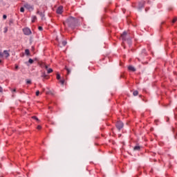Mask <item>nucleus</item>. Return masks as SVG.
<instances>
[{"label":"nucleus","instance_id":"f257e3e1","mask_svg":"<svg viewBox=\"0 0 177 177\" xmlns=\"http://www.w3.org/2000/svg\"><path fill=\"white\" fill-rule=\"evenodd\" d=\"M24 8H25V9H27V10H28L29 12H32V10H34V6L28 3H26L24 5Z\"/></svg>","mask_w":177,"mask_h":177},{"label":"nucleus","instance_id":"f03ea898","mask_svg":"<svg viewBox=\"0 0 177 177\" xmlns=\"http://www.w3.org/2000/svg\"><path fill=\"white\" fill-rule=\"evenodd\" d=\"M116 128L118 129V131H121V129H122V128H124V123H122V122L121 121H118L116 122Z\"/></svg>","mask_w":177,"mask_h":177},{"label":"nucleus","instance_id":"7ed1b4c3","mask_svg":"<svg viewBox=\"0 0 177 177\" xmlns=\"http://www.w3.org/2000/svg\"><path fill=\"white\" fill-rule=\"evenodd\" d=\"M23 32L24 35H31L32 34L31 30L29 28H24L23 29Z\"/></svg>","mask_w":177,"mask_h":177},{"label":"nucleus","instance_id":"20e7f679","mask_svg":"<svg viewBox=\"0 0 177 177\" xmlns=\"http://www.w3.org/2000/svg\"><path fill=\"white\" fill-rule=\"evenodd\" d=\"M10 56V54L9 53V51H8L7 50H5L3 52V57H4L6 59H8V57H9Z\"/></svg>","mask_w":177,"mask_h":177},{"label":"nucleus","instance_id":"39448f33","mask_svg":"<svg viewBox=\"0 0 177 177\" xmlns=\"http://www.w3.org/2000/svg\"><path fill=\"white\" fill-rule=\"evenodd\" d=\"M145 3H146L145 1H142L138 3V9L140 10V9H142V8H145Z\"/></svg>","mask_w":177,"mask_h":177},{"label":"nucleus","instance_id":"423d86ee","mask_svg":"<svg viewBox=\"0 0 177 177\" xmlns=\"http://www.w3.org/2000/svg\"><path fill=\"white\" fill-rule=\"evenodd\" d=\"M57 15H62L63 13V6H59L56 10Z\"/></svg>","mask_w":177,"mask_h":177},{"label":"nucleus","instance_id":"0eeeda50","mask_svg":"<svg viewBox=\"0 0 177 177\" xmlns=\"http://www.w3.org/2000/svg\"><path fill=\"white\" fill-rule=\"evenodd\" d=\"M121 38L123 41H127V32H124L122 35H121Z\"/></svg>","mask_w":177,"mask_h":177},{"label":"nucleus","instance_id":"6e6552de","mask_svg":"<svg viewBox=\"0 0 177 177\" xmlns=\"http://www.w3.org/2000/svg\"><path fill=\"white\" fill-rule=\"evenodd\" d=\"M133 150H135L136 151H140V146L139 145H136L134 147Z\"/></svg>","mask_w":177,"mask_h":177},{"label":"nucleus","instance_id":"1a4fd4ad","mask_svg":"<svg viewBox=\"0 0 177 177\" xmlns=\"http://www.w3.org/2000/svg\"><path fill=\"white\" fill-rule=\"evenodd\" d=\"M69 21H75V18L71 17L67 19V23H69Z\"/></svg>","mask_w":177,"mask_h":177},{"label":"nucleus","instance_id":"9d476101","mask_svg":"<svg viewBox=\"0 0 177 177\" xmlns=\"http://www.w3.org/2000/svg\"><path fill=\"white\" fill-rule=\"evenodd\" d=\"M128 69L130 71H136V69L135 68V67L132 66H129L128 67Z\"/></svg>","mask_w":177,"mask_h":177},{"label":"nucleus","instance_id":"9b49d317","mask_svg":"<svg viewBox=\"0 0 177 177\" xmlns=\"http://www.w3.org/2000/svg\"><path fill=\"white\" fill-rule=\"evenodd\" d=\"M35 20H37V16H32V23H35Z\"/></svg>","mask_w":177,"mask_h":177},{"label":"nucleus","instance_id":"f8f14e48","mask_svg":"<svg viewBox=\"0 0 177 177\" xmlns=\"http://www.w3.org/2000/svg\"><path fill=\"white\" fill-rule=\"evenodd\" d=\"M37 13L38 15H39V16H41V17L42 18L45 17V15L42 13V12L37 11Z\"/></svg>","mask_w":177,"mask_h":177},{"label":"nucleus","instance_id":"ddd939ff","mask_svg":"<svg viewBox=\"0 0 177 177\" xmlns=\"http://www.w3.org/2000/svg\"><path fill=\"white\" fill-rule=\"evenodd\" d=\"M65 70H66L68 75L71 73V69L68 68L67 66H65Z\"/></svg>","mask_w":177,"mask_h":177},{"label":"nucleus","instance_id":"4468645a","mask_svg":"<svg viewBox=\"0 0 177 177\" xmlns=\"http://www.w3.org/2000/svg\"><path fill=\"white\" fill-rule=\"evenodd\" d=\"M41 78H46V77H48V75H46V73H45V72H43L41 73Z\"/></svg>","mask_w":177,"mask_h":177},{"label":"nucleus","instance_id":"2eb2a0df","mask_svg":"<svg viewBox=\"0 0 177 177\" xmlns=\"http://www.w3.org/2000/svg\"><path fill=\"white\" fill-rule=\"evenodd\" d=\"M133 96H138V95H139V91H134L133 92Z\"/></svg>","mask_w":177,"mask_h":177},{"label":"nucleus","instance_id":"dca6fc26","mask_svg":"<svg viewBox=\"0 0 177 177\" xmlns=\"http://www.w3.org/2000/svg\"><path fill=\"white\" fill-rule=\"evenodd\" d=\"M25 54H26L27 56H29V55H30V50L26 49V50H25Z\"/></svg>","mask_w":177,"mask_h":177},{"label":"nucleus","instance_id":"f3484780","mask_svg":"<svg viewBox=\"0 0 177 177\" xmlns=\"http://www.w3.org/2000/svg\"><path fill=\"white\" fill-rule=\"evenodd\" d=\"M47 73H48V74H50V73H53V69H52L50 68L47 69Z\"/></svg>","mask_w":177,"mask_h":177},{"label":"nucleus","instance_id":"a211bd4d","mask_svg":"<svg viewBox=\"0 0 177 177\" xmlns=\"http://www.w3.org/2000/svg\"><path fill=\"white\" fill-rule=\"evenodd\" d=\"M28 63H30V64H32V63H34V60L30 58L28 60Z\"/></svg>","mask_w":177,"mask_h":177},{"label":"nucleus","instance_id":"6ab92c4d","mask_svg":"<svg viewBox=\"0 0 177 177\" xmlns=\"http://www.w3.org/2000/svg\"><path fill=\"white\" fill-rule=\"evenodd\" d=\"M62 46H66V45H67V41H63L62 42Z\"/></svg>","mask_w":177,"mask_h":177},{"label":"nucleus","instance_id":"aec40b11","mask_svg":"<svg viewBox=\"0 0 177 177\" xmlns=\"http://www.w3.org/2000/svg\"><path fill=\"white\" fill-rule=\"evenodd\" d=\"M41 67H44V68H46V70H48V65H46V64L41 65Z\"/></svg>","mask_w":177,"mask_h":177},{"label":"nucleus","instance_id":"412c9836","mask_svg":"<svg viewBox=\"0 0 177 177\" xmlns=\"http://www.w3.org/2000/svg\"><path fill=\"white\" fill-rule=\"evenodd\" d=\"M59 82H60L61 85H64V80H61L59 81Z\"/></svg>","mask_w":177,"mask_h":177},{"label":"nucleus","instance_id":"4be33fe9","mask_svg":"<svg viewBox=\"0 0 177 177\" xmlns=\"http://www.w3.org/2000/svg\"><path fill=\"white\" fill-rule=\"evenodd\" d=\"M20 12H21V13H24V8L23 7H21V8H20Z\"/></svg>","mask_w":177,"mask_h":177},{"label":"nucleus","instance_id":"5701e85b","mask_svg":"<svg viewBox=\"0 0 177 177\" xmlns=\"http://www.w3.org/2000/svg\"><path fill=\"white\" fill-rule=\"evenodd\" d=\"M176 20H177V18L176 17H174L172 20V23H176Z\"/></svg>","mask_w":177,"mask_h":177},{"label":"nucleus","instance_id":"b1692460","mask_svg":"<svg viewBox=\"0 0 177 177\" xmlns=\"http://www.w3.org/2000/svg\"><path fill=\"white\" fill-rule=\"evenodd\" d=\"M38 30H39V31H42V30H44V28H42V26H39V27H38Z\"/></svg>","mask_w":177,"mask_h":177},{"label":"nucleus","instance_id":"393cba45","mask_svg":"<svg viewBox=\"0 0 177 177\" xmlns=\"http://www.w3.org/2000/svg\"><path fill=\"white\" fill-rule=\"evenodd\" d=\"M37 128L39 131L42 129V127H41V125H38Z\"/></svg>","mask_w":177,"mask_h":177},{"label":"nucleus","instance_id":"a878e982","mask_svg":"<svg viewBox=\"0 0 177 177\" xmlns=\"http://www.w3.org/2000/svg\"><path fill=\"white\" fill-rule=\"evenodd\" d=\"M57 80H60V74H57Z\"/></svg>","mask_w":177,"mask_h":177},{"label":"nucleus","instance_id":"bb28decb","mask_svg":"<svg viewBox=\"0 0 177 177\" xmlns=\"http://www.w3.org/2000/svg\"><path fill=\"white\" fill-rule=\"evenodd\" d=\"M32 118H33V120H36V121H38V118H37V116H32Z\"/></svg>","mask_w":177,"mask_h":177},{"label":"nucleus","instance_id":"cd10ccee","mask_svg":"<svg viewBox=\"0 0 177 177\" xmlns=\"http://www.w3.org/2000/svg\"><path fill=\"white\" fill-rule=\"evenodd\" d=\"M26 84H31V80H26Z\"/></svg>","mask_w":177,"mask_h":177},{"label":"nucleus","instance_id":"c85d7f7f","mask_svg":"<svg viewBox=\"0 0 177 177\" xmlns=\"http://www.w3.org/2000/svg\"><path fill=\"white\" fill-rule=\"evenodd\" d=\"M36 96H39V91H36Z\"/></svg>","mask_w":177,"mask_h":177},{"label":"nucleus","instance_id":"c756f323","mask_svg":"<svg viewBox=\"0 0 177 177\" xmlns=\"http://www.w3.org/2000/svg\"><path fill=\"white\" fill-rule=\"evenodd\" d=\"M8 17L6 16V15H3V19H4V20H6V19Z\"/></svg>","mask_w":177,"mask_h":177},{"label":"nucleus","instance_id":"7c9ffc66","mask_svg":"<svg viewBox=\"0 0 177 177\" xmlns=\"http://www.w3.org/2000/svg\"><path fill=\"white\" fill-rule=\"evenodd\" d=\"M0 57H3V53L0 51Z\"/></svg>","mask_w":177,"mask_h":177},{"label":"nucleus","instance_id":"2f4dec72","mask_svg":"<svg viewBox=\"0 0 177 177\" xmlns=\"http://www.w3.org/2000/svg\"><path fill=\"white\" fill-rule=\"evenodd\" d=\"M0 92L2 93L3 92V88L0 86Z\"/></svg>","mask_w":177,"mask_h":177},{"label":"nucleus","instance_id":"473e14b6","mask_svg":"<svg viewBox=\"0 0 177 177\" xmlns=\"http://www.w3.org/2000/svg\"><path fill=\"white\" fill-rule=\"evenodd\" d=\"M15 68H16V70H17V68H19V66L16 65Z\"/></svg>","mask_w":177,"mask_h":177},{"label":"nucleus","instance_id":"72a5a7b5","mask_svg":"<svg viewBox=\"0 0 177 177\" xmlns=\"http://www.w3.org/2000/svg\"><path fill=\"white\" fill-rule=\"evenodd\" d=\"M12 92H16V89H15V88L12 89Z\"/></svg>","mask_w":177,"mask_h":177},{"label":"nucleus","instance_id":"f704fd0d","mask_svg":"<svg viewBox=\"0 0 177 177\" xmlns=\"http://www.w3.org/2000/svg\"><path fill=\"white\" fill-rule=\"evenodd\" d=\"M149 10V8H145V11L147 12Z\"/></svg>","mask_w":177,"mask_h":177},{"label":"nucleus","instance_id":"c9c22d12","mask_svg":"<svg viewBox=\"0 0 177 177\" xmlns=\"http://www.w3.org/2000/svg\"><path fill=\"white\" fill-rule=\"evenodd\" d=\"M0 63H2V60L0 59Z\"/></svg>","mask_w":177,"mask_h":177},{"label":"nucleus","instance_id":"e433bc0d","mask_svg":"<svg viewBox=\"0 0 177 177\" xmlns=\"http://www.w3.org/2000/svg\"><path fill=\"white\" fill-rule=\"evenodd\" d=\"M7 30L5 31V32H6Z\"/></svg>","mask_w":177,"mask_h":177}]
</instances>
